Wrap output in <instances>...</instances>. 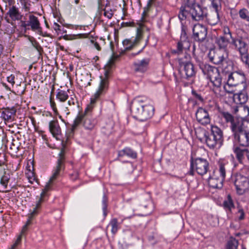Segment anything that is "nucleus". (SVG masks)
Segmentation results:
<instances>
[{
	"label": "nucleus",
	"instance_id": "16",
	"mask_svg": "<svg viewBox=\"0 0 249 249\" xmlns=\"http://www.w3.org/2000/svg\"><path fill=\"white\" fill-rule=\"evenodd\" d=\"M196 117L197 122L203 125L209 124L211 122V118L208 111L201 107L197 110Z\"/></svg>",
	"mask_w": 249,
	"mask_h": 249
},
{
	"label": "nucleus",
	"instance_id": "37",
	"mask_svg": "<svg viewBox=\"0 0 249 249\" xmlns=\"http://www.w3.org/2000/svg\"><path fill=\"white\" fill-rule=\"evenodd\" d=\"M10 178V175L9 174L4 172V174L0 178V183L3 185L5 188H6Z\"/></svg>",
	"mask_w": 249,
	"mask_h": 249
},
{
	"label": "nucleus",
	"instance_id": "27",
	"mask_svg": "<svg viewBox=\"0 0 249 249\" xmlns=\"http://www.w3.org/2000/svg\"><path fill=\"white\" fill-rule=\"evenodd\" d=\"M230 41L229 39L226 38V37L221 36L217 38L216 43L218 46L219 50L226 51L228 45Z\"/></svg>",
	"mask_w": 249,
	"mask_h": 249
},
{
	"label": "nucleus",
	"instance_id": "35",
	"mask_svg": "<svg viewBox=\"0 0 249 249\" xmlns=\"http://www.w3.org/2000/svg\"><path fill=\"white\" fill-rule=\"evenodd\" d=\"M190 46L186 47V43L183 42V41H181L180 40L178 43L177 45V49L176 50H172L171 53H180L182 52L184 49H186L187 48H189Z\"/></svg>",
	"mask_w": 249,
	"mask_h": 249
},
{
	"label": "nucleus",
	"instance_id": "24",
	"mask_svg": "<svg viewBox=\"0 0 249 249\" xmlns=\"http://www.w3.org/2000/svg\"><path fill=\"white\" fill-rule=\"evenodd\" d=\"M90 78L91 74H88L87 72L81 74L78 77V80L80 82V84L81 86L84 87L90 86L91 85L90 81L91 80Z\"/></svg>",
	"mask_w": 249,
	"mask_h": 249
},
{
	"label": "nucleus",
	"instance_id": "62",
	"mask_svg": "<svg viewBox=\"0 0 249 249\" xmlns=\"http://www.w3.org/2000/svg\"><path fill=\"white\" fill-rule=\"evenodd\" d=\"M30 26L29 22L28 23H26L25 22H22V26L26 28L27 26Z\"/></svg>",
	"mask_w": 249,
	"mask_h": 249
},
{
	"label": "nucleus",
	"instance_id": "44",
	"mask_svg": "<svg viewBox=\"0 0 249 249\" xmlns=\"http://www.w3.org/2000/svg\"><path fill=\"white\" fill-rule=\"evenodd\" d=\"M224 206L226 208L231 209L233 207V204L230 196H228V199L227 200L224 202Z\"/></svg>",
	"mask_w": 249,
	"mask_h": 249
},
{
	"label": "nucleus",
	"instance_id": "12",
	"mask_svg": "<svg viewBox=\"0 0 249 249\" xmlns=\"http://www.w3.org/2000/svg\"><path fill=\"white\" fill-rule=\"evenodd\" d=\"M192 18L196 21L203 20L207 17V9L199 4H193L190 7Z\"/></svg>",
	"mask_w": 249,
	"mask_h": 249
},
{
	"label": "nucleus",
	"instance_id": "11",
	"mask_svg": "<svg viewBox=\"0 0 249 249\" xmlns=\"http://www.w3.org/2000/svg\"><path fill=\"white\" fill-rule=\"evenodd\" d=\"M207 28L201 24H195L193 28L192 37L198 43L204 42L207 39Z\"/></svg>",
	"mask_w": 249,
	"mask_h": 249
},
{
	"label": "nucleus",
	"instance_id": "54",
	"mask_svg": "<svg viewBox=\"0 0 249 249\" xmlns=\"http://www.w3.org/2000/svg\"><path fill=\"white\" fill-rule=\"evenodd\" d=\"M27 230H28L27 227H26V226H24V225L23 226V227H22V230H21V231L20 232V234L18 235V236H20V237H21V239H22V236H23L25 234V233L27 231Z\"/></svg>",
	"mask_w": 249,
	"mask_h": 249
},
{
	"label": "nucleus",
	"instance_id": "10",
	"mask_svg": "<svg viewBox=\"0 0 249 249\" xmlns=\"http://www.w3.org/2000/svg\"><path fill=\"white\" fill-rule=\"evenodd\" d=\"M223 72L228 74L227 85L230 87L236 86L241 84L243 88L246 89L247 85L246 83V77L243 73L234 71L232 72H227L226 68L223 69Z\"/></svg>",
	"mask_w": 249,
	"mask_h": 249
},
{
	"label": "nucleus",
	"instance_id": "8",
	"mask_svg": "<svg viewBox=\"0 0 249 249\" xmlns=\"http://www.w3.org/2000/svg\"><path fill=\"white\" fill-rule=\"evenodd\" d=\"M203 73L207 75L213 86L219 88L221 85L222 79L220 76L218 70L209 64H205L200 66Z\"/></svg>",
	"mask_w": 249,
	"mask_h": 249
},
{
	"label": "nucleus",
	"instance_id": "36",
	"mask_svg": "<svg viewBox=\"0 0 249 249\" xmlns=\"http://www.w3.org/2000/svg\"><path fill=\"white\" fill-rule=\"evenodd\" d=\"M29 41L31 43L32 46L37 51L39 55H41L43 52V48L40 45L39 43L33 37H29Z\"/></svg>",
	"mask_w": 249,
	"mask_h": 249
},
{
	"label": "nucleus",
	"instance_id": "63",
	"mask_svg": "<svg viewBox=\"0 0 249 249\" xmlns=\"http://www.w3.org/2000/svg\"><path fill=\"white\" fill-rule=\"evenodd\" d=\"M30 224H31V221H30V220H28L24 226L28 227Z\"/></svg>",
	"mask_w": 249,
	"mask_h": 249
},
{
	"label": "nucleus",
	"instance_id": "20",
	"mask_svg": "<svg viewBox=\"0 0 249 249\" xmlns=\"http://www.w3.org/2000/svg\"><path fill=\"white\" fill-rule=\"evenodd\" d=\"M149 63L148 58L144 59L140 62L133 64L134 70L136 72H144L147 69Z\"/></svg>",
	"mask_w": 249,
	"mask_h": 249
},
{
	"label": "nucleus",
	"instance_id": "13",
	"mask_svg": "<svg viewBox=\"0 0 249 249\" xmlns=\"http://www.w3.org/2000/svg\"><path fill=\"white\" fill-rule=\"evenodd\" d=\"M210 61L216 65L223 64L226 60L227 53L222 50H211L208 54Z\"/></svg>",
	"mask_w": 249,
	"mask_h": 249
},
{
	"label": "nucleus",
	"instance_id": "57",
	"mask_svg": "<svg viewBox=\"0 0 249 249\" xmlns=\"http://www.w3.org/2000/svg\"><path fill=\"white\" fill-rule=\"evenodd\" d=\"M14 79L15 76L13 75H11L10 76L7 77V81L12 85L15 83Z\"/></svg>",
	"mask_w": 249,
	"mask_h": 249
},
{
	"label": "nucleus",
	"instance_id": "48",
	"mask_svg": "<svg viewBox=\"0 0 249 249\" xmlns=\"http://www.w3.org/2000/svg\"><path fill=\"white\" fill-rule=\"evenodd\" d=\"M223 33L225 35H229L230 38L231 39V40L234 38L232 36L231 33L228 26H224L223 28Z\"/></svg>",
	"mask_w": 249,
	"mask_h": 249
},
{
	"label": "nucleus",
	"instance_id": "33",
	"mask_svg": "<svg viewBox=\"0 0 249 249\" xmlns=\"http://www.w3.org/2000/svg\"><path fill=\"white\" fill-rule=\"evenodd\" d=\"M69 107H66L68 110H73L79 107V103L75 98H71L68 101Z\"/></svg>",
	"mask_w": 249,
	"mask_h": 249
},
{
	"label": "nucleus",
	"instance_id": "53",
	"mask_svg": "<svg viewBox=\"0 0 249 249\" xmlns=\"http://www.w3.org/2000/svg\"><path fill=\"white\" fill-rule=\"evenodd\" d=\"M192 94L196 99L200 101H203V98L201 96L200 94L197 93L196 91L193 90Z\"/></svg>",
	"mask_w": 249,
	"mask_h": 249
},
{
	"label": "nucleus",
	"instance_id": "43",
	"mask_svg": "<svg viewBox=\"0 0 249 249\" xmlns=\"http://www.w3.org/2000/svg\"><path fill=\"white\" fill-rule=\"evenodd\" d=\"M219 171L221 175L220 178H223V180H224L226 176V169L224 164L222 163H220Z\"/></svg>",
	"mask_w": 249,
	"mask_h": 249
},
{
	"label": "nucleus",
	"instance_id": "64",
	"mask_svg": "<svg viewBox=\"0 0 249 249\" xmlns=\"http://www.w3.org/2000/svg\"><path fill=\"white\" fill-rule=\"evenodd\" d=\"M72 176H74V178H73V179L75 180L78 177V174L77 173H75L74 175H72Z\"/></svg>",
	"mask_w": 249,
	"mask_h": 249
},
{
	"label": "nucleus",
	"instance_id": "61",
	"mask_svg": "<svg viewBox=\"0 0 249 249\" xmlns=\"http://www.w3.org/2000/svg\"><path fill=\"white\" fill-rule=\"evenodd\" d=\"M246 156L248 160L249 161V147L247 148V150L246 152Z\"/></svg>",
	"mask_w": 249,
	"mask_h": 249
},
{
	"label": "nucleus",
	"instance_id": "60",
	"mask_svg": "<svg viewBox=\"0 0 249 249\" xmlns=\"http://www.w3.org/2000/svg\"><path fill=\"white\" fill-rule=\"evenodd\" d=\"M239 212L241 213V215L240 216L239 219V220H242L244 218V214L243 210H240Z\"/></svg>",
	"mask_w": 249,
	"mask_h": 249
},
{
	"label": "nucleus",
	"instance_id": "51",
	"mask_svg": "<svg viewBox=\"0 0 249 249\" xmlns=\"http://www.w3.org/2000/svg\"><path fill=\"white\" fill-rule=\"evenodd\" d=\"M241 111H243L244 112V117H246L249 115V107L247 106H243L242 108H241Z\"/></svg>",
	"mask_w": 249,
	"mask_h": 249
},
{
	"label": "nucleus",
	"instance_id": "5",
	"mask_svg": "<svg viewBox=\"0 0 249 249\" xmlns=\"http://www.w3.org/2000/svg\"><path fill=\"white\" fill-rule=\"evenodd\" d=\"M191 56L189 54L185 55L184 60L183 58H180L179 62V73L180 77L183 79H188L189 78L194 77L196 73L194 64L190 62Z\"/></svg>",
	"mask_w": 249,
	"mask_h": 249
},
{
	"label": "nucleus",
	"instance_id": "45",
	"mask_svg": "<svg viewBox=\"0 0 249 249\" xmlns=\"http://www.w3.org/2000/svg\"><path fill=\"white\" fill-rule=\"evenodd\" d=\"M103 212H104V215L105 217L107 215V197L105 195L103 196Z\"/></svg>",
	"mask_w": 249,
	"mask_h": 249
},
{
	"label": "nucleus",
	"instance_id": "25",
	"mask_svg": "<svg viewBox=\"0 0 249 249\" xmlns=\"http://www.w3.org/2000/svg\"><path fill=\"white\" fill-rule=\"evenodd\" d=\"M33 30H37L41 32V28L40 26L39 22L37 18L34 15L29 16V20L28 21Z\"/></svg>",
	"mask_w": 249,
	"mask_h": 249
},
{
	"label": "nucleus",
	"instance_id": "56",
	"mask_svg": "<svg viewBox=\"0 0 249 249\" xmlns=\"http://www.w3.org/2000/svg\"><path fill=\"white\" fill-rule=\"evenodd\" d=\"M50 104H51V106L54 112H56L57 108H56V104L51 98H50Z\"/></svg>",
	"mask_w": 249,
	"mask_h": 249
},
{
	"label": "nucleus",
	"instance_id": "32",
	"mask_svg": "<svg viewBox=\"0 0 249 249\" xmlns=\"http://www.w3.org/2000/svg\"><path fill=\"white\" fill-rule=\"evenodd\" d=\"M238 246V241L233 237H231L227 241L226 249H237Z\"/></svg>",
	"mask_w": 249,
	"mask_h": 249
},
{
	"label": "nucleus",
	"instance_id": "31",
	"mask_svg": "<svg viewBox=\"0 0 249 249\" xmlns=\"http://www.w3.org/2000/svg\"><path fill=\"white\" fill-rule=\"evenodd\" d=\"M124 155H126L132 158H136L137 157L136 153L134 152L131 149L128 148H125L124 150L119 151L118 153L119 157H122Z\"/></svg>",
	"mask_w": 249,
	"mask_h": 249
},
{
	"label": "nucleus",
	"instance_id": "30",
	"mask_svg": "<svg viewBox=\"0 0 249 249\" xmlns=\"http://www.w3.org/2000/svg\"><path fill=\"white\" fill-rule=\"evenodd\" d=\"M246 148L241 149L238 147H236L234 148V152L236 154V157L240 163H241L244 159V156H246Z\"/></svg>",
	"mask_w": 249,
	"mask_h": 249
},
{
	"label": "nucleus",
	"instance_id": "58",
	"mask_svg": "<svg viewBox=\"0 0 249 249\" xmlns=\"http://www.w3.org/2000/svg\"><path fill=\"white\" fill-rule=\"evenodd\" d=\"M91 42L94 44L95 47L96 48L97 50H101V47L97 42H95L93 40H91Z\"/></svg>",
	"mask_w": 249,
	"mask_h": 249
},
{
	"label": "nucleus",
	"instance_id": "49",
	"mask_svg": "<svg viewBox=\"0 0 249 249\" xmlns=\"http://www.w3.org/2000/svg\"><path fill=\"white\" fill-rule=\"evenodd\" d=\"M21 241V238L20 237V236H18L16 242L12 246L11 248L10 249H17L18 246L20 244Z\"/></svg>",
	"mask_w": 249,
	"mask_h": 249
},
{
	"label": "nucleus",
	"instance_id": "41",
	"mask_svg": "<svg viewBox=\"0 0 249 249\" xmlns=\"http://www.w3.org/2000/svg\"><path fill=\"white\" fill-rule=\"evenodd\" d=\"M144 208H141L140 212L142 213L141 215L142 216H146L151 212V210L149 209L148 205H145L143 206Z\"/></svg>",
	"mask_w": 249,
	"mask_h": 249
},
{
	"label": "nucleus",
	"instance_id": "4",
	"mask_svg": "<svg viewBox=\"0 0 249 249\" xmlns=\"http://www.w3.org/2000/svg\"><path fill=\"white\" fill-rule=\"evenodd\" d=\"M249 123L237 122L236 124L232 126V132L235 140L241 146H249Z\"/></svg>",
	"mask_w": 249,
	"mask_h": 249
},
{
	"label": "nucleus",
	"instance_id": "52",
	"mask_svg": "<svg viewBox=\"0 0 249 249\" xmlns=\"http://www.w3.org/2000/svg\"><path fill=\"white\" fill-rule=\"evenodd\" d=\"M38 213V211H36V210H33L30 214H28V219L31 221L34 216L37 215Z\"/></svg>",
	"mask_w": 249,
	"mask_h": 249
},
{
	"label": "nucleus",
	"instance_id": "2",
	"mask_svg": "<svg viewBox=\"0 0 249 249\" xmlns=\"http://www.w3.org/2000/svg\"><path fill=\"white\" fill-rule=\"evenodd\" d=\"M131 112L134 118L141 121L150 118L154 113V107L151 105H145L139 99H135L132 103Z\"/></svg>",
	"mask_w": 249,
	"mask_h": 249
},
{
	"label": "nucleus",
	"instance_id": "28",
	"mask_svg": "<svg viewBox=\"0 0 249 249\" xmlns=\"http://www.w3.org/2000/svg\"><path fill=\"white\" fill-rule=\"evenodd\" d=\"M195 133L197 138L202 142H204L208 133L205 129L202 127H198L195 130Z\"/></svg>",
	"mask_w": 249,
	"mask_h": 249
},
{
	"label": "nucleus",
	"instance_id": "21",
	"mask_svg": "<svg viewBox=\"0 0 249 249\" xmlns=\"http://www.w3.org/2000/svg\"><path fill=\"white\" fill-rule=\"evenodd\" d=\"M223 178L210 177L208 178L209 185L213 188L220 189L223 187Z\"/></svg>",
	"mask_w": 249,
	"mask_h": 249
},
{
	"label": "nucleus",
	"instance_id": "14",
	"mask_svg": "<svg viewBox=\"0 0 249 249\" xmlns=\"http://www.w3.org/2000/svg\"><path fill=\"white\" fill-rule=\"evenodd\" d=\"M234 185L237 193L239 195H243L249 189V179L245 176L240 175L236 178Z\"/></svg>",
	"mask_w": 249,
	"mask_h": 249
},
{
	"label": "nucleus",
	"instance_id": "50",
	"mask_svg": "<svg viewBox=\"0 0 249 249\" xmlns=\"http://www.w3.org/2000/svg\"><path fill=\"white\" fill-rule=\"evenodd\" d=\"M31 0H24V8L27 11L30 12V6L31 5Z\"/></svg>",
	"mask_w": 249,
	"mask_h": 249
},
{
	"label": "nucleus",
	"instance_id": "39",
	"mask_svg": "<svg viewBox=\"0 0 249 249\" xmlns=\"http://www.w3.org/2000/svg\"><path fill=\"white\" fill-rule=\"evenodd\" d=\"M56 98L60 102H64L68 98L67 92L64 90H60L56 94Z\"/></svg>",
	"mask_w": 249,
	"mask_h": 249
},
{
	"label": "nucleus",
	"instance_id": "29",
	"mask_svg": "<svg viewBox=\"0 0 249 249\" xmlns=\"http://www.w3.org/2000/svg\"><path fill=\"white\" fill-rule=\"evenodd\" d=\"M208 23L211 25H216L219 21V15L218 12L208 15L205 17Z\"/></svg>",
	"mask_w": 249,
	"mask_h": 249
},
{
	"label": "nucleus",
	"instance_id": "47",
	"mask_svg": "<svg viewBox=\"0 0 249 249\" xmlns=\"http://www.w3.org/2000/svg\"><path fill=\"white\" fill-rule=\"evenodd\" d=\"M241 58L242 61L244 62L247 65H248V67L249 68V54L248 53L241 55Z\"/></svg>",
	"mask_w": 249,
	"mask_h": 249
},
{
	"label": "nucleus",
	"instance_id": "40",
	"mask_svg": "<svg viewBox=\"0 0 249 249\" xmlns=\"http://www.w3.org/2000/svg\"><path fill=\"white\" fill-rule=\"evenodd\" d=\"M188 15V12L186 10L185 7L181 6L180 8V11L178 14V18L180 20H182L185 19Z\"/></svg>",
	"mask_w": 249,
	"mask_h": 249
},
{
	"label": "nucleus",
	"instance_id": "22",
	"mask_svg": "<svg viewBox=\"0 0 249 249\" xmlns=\"http://www.w3.org/2000/svg\"><path fill=\"white\" fill-rule=\"evenodd\" d=\"M17 110L14 107H7L3 109L1 113V117L5 120H9L15 115Z\"/></svg>",
	"mask_w": 249,
	"mask_h": 249
},
{
	"label": "nucleus",
	"instance_id": "23",
	"mask_svg": "<svg viewBox=\"0 0 249 249\" xmlns=\"http://www.w3.org/2000/svg\"><path fill=\"white\" fill-rule=\"evenodd\" d=\"M7 14L13 20H18L21 19L22 18V15L19 12L18 9L15 6L9 8Z\"/></svg>",
	"mask_w": 249,
	"mask_h": 249
},
{
	"label": "nucleus",
	"instance_id": "55",
	"mask_svg": "<svg viewBox=\"0 0 249 249\" xmlns=\"http://www.w3.org/2000/svg\"><path fill=\"white\" fill-rule=\"evenodd\" d=\"M104 15L109 19H110L113 16V13L111 12V11H107L106 10L104 11Z\"/></svg>",
	"mask_w": 249,
	"mask_h": 249
},
{
	"label": "nucleus",
	"instance_id": "38",
	"mask_svg": "<svg viewBox=\"0 0 249 249\" xmlns=\"http://www.w3.org/2000/svg\"><path fill=\"white\" fill-rule=\"evenodd\" d=\"M239 15L240 18L243 20L249 22V12L245 9L243 8L239 11Z\"/></svg>",
	"mask_w": 249,
	"mask_h": 249
},
{
	"label": "nucleus",
	"instance_id": "9",
	"mask_svg": "<svg viewBox=\"0 0 249 249\" xmlns=\"http://www.w3.org/2000/svg\"><path fill=\"white\" fill-rule=\"evenodd\" d=\"M209 163L204 159L201 158H196L191 160V170L189 172L190 175H194V169H195L196 172L200 175L203 176L206 174L209 169Z\"/></svg>",
	"mask_w": 249,
	"mask_h": 249
},
{
	"label": "nucleus",
	"instance_id": "46",
	"mask_svg": "<svg viewBox=\"0 0 249 249\" xmlns=\"http://www.w3.org/2000/svg\"><path fill=\"white\" fill-rule=\"evenodd\" d=\"M212 4L215 9V12H218V8L221 6L220 0H213Z\"/></svg>",
	"mask_w": 249,
	"mask_h": 249
},
{
	"label": "nucleus",
	"instance_id": "19",
	"mask_svg": "<svg viewBox=\"0 0 249 249\" xmlns=\"http://www.w3.org/2000/svg\"><path fill=\"white\" fill-rule=\"evenodd\" d=\"M245 89L243 88V89L239 92L233 94V99L234 102L240 104H243L247 102L248 96Z\"/></svg>",
	"mask_w": 249,
	"mask_h": 249
},
{
	"label": "nucleus",
	"instance_id": "34",
	"mask_svg": "<svg viewBox=\"0 0 249 249\" xmlns=\"http://www.w3.org/2000/svg\"><path fill=\"white\" fill-rule=\"evenodd\" d=\"M187 27L185 26L182 25L181 33V35H180V40H181V41H183V42H184L185 43H186V47H189V46H190V43L187 41L188 36H187Z\"/></svg>",
	"mask_w": 249,
	"mask_h": 249
},
{
	"label": "nucleus",
	"instance_id": "3",
	"mask_svg": "<svg viewBox=\"0 0 249 249\" xmlns=\"http://www.w3.org/2000/svg\"><path fill=\"white\" fill-rule=\"evenodd\" d=\"M64 161H65V146L62 148L60 153L59 154V159L57 160V166L52 176L50 178L49 181L47 183L44 189L42 190V192L40 194V196L38 200L37 201L36 207L33 210L37 211L41 207L42 203L44 201V197L46 193L50 190L51 184L53 181L56 179L62 170L64 169Z\"/></svg>",
	"mask_w": 249,
	"mask_h": 249
},
{
	"label": "nucleus",
	"instance_id": "1",
	"mask_svg": "<svg viewBox=\"0 0 249 249\" xmlns=\"http://www.w3.org/2000/svg\"><path fill=\"white\" fill-rule=\"evenodd\" d=\"M110 46L113 52V54L105 66L104 77L102 76H100L101 81L100 85L98 90L94 95V98L91 99V104H94L96 100L98 99L100 96L105 94L107 91L108 88V77L110 70L112 67L114 65L115 61L119 57V55H115L113 52L114 46L112 41L110 42Z\"/></svg>",
	"mask_w": 249,
	"mask_h": 249
},
{
	"label": "nucleus",
	"instance_id": "17",
	"mask_svg": "<svg viewBox=\"0 0 249 249\" xmlns=\"http://www.w3.org/2000/svg\"><path fill=\"white\" fill-rule=\"evenodd\" d=\"M142 37V31L138 28L137 30V35L134 41H131L129 39H126L123 42V44L125 47V51H129L131 50L134 46L137 45L140 42Z\"/></svg>",
	"mask_w": 249,
	"mask_h": 249
},
{
	"label": "nucleus",
	"instance_id": "26",
	"mask_svg": "<svg viewBox=\"0 0 249 249\" xmlns=\"http://www.w3.org/2000/svg\"><path fill=\"white\" fill-rule=\"evenodd\" d=\"M49 129L51 133L55 137L61 133L60 128L57 123L52 121L49 123Z\"/></svg>",
	"mask_w": 249,
	"mask_h": 249
},
{
	"label": "nucleus",
	"instance_id": "15",
	"mask_svg": "<svg viewBox=\"0 0 249 249\" xmlns=\"http://www.w3.org/2000/svg\"><path fill=\"white\" fill-rule=\"evenodd\" d=\"M231 43L239 51L240 56L248 53V45L246 41L245 38L238 36L236 38H233Z\"/></svg>",
	"mask_w": 249,
	"mask_h": 249
},
{
	"label": "nucleus",
	"instance_id": "18",
	"mask_svg": "<svg viewBox=\"0 0 249 249\" xmlns=\"http://www.w3.org/2000/svg\"><path fill=\"white\" fill-rule=\"evenodd\" d=\"M220 114L221 116V117L225 119V121L227 123H230L231 125V128L232 130V126L234 125V124H236V123L241 122L244 123L245 121L242 119L243 117H241L240 118H234L233 116L229 113L228 112H225V111H222L220 112Z\"/></svg>",
	"mask_w": 249,
	"mask_h": 249
},
{
	"label": "nucleus",
	"instance_id": "6",
	"mask_svg": "<svg viewBox=\"0 0 249 249\" xmlns=\"http://www.w3.org/2000/svg\"><path fill=\"white\" fill-rule=\"evenodd\" d=\"M92 108V105H89L85 110L84 114L81 115L80 113L79 114L74 121L73 124L72 125V131H74L77 126L82 123L86 129H91L94 127L96 121L92 119L87 114L88 112L91 110Z\"/></svg>",
	"mask_w": 249,
	"mask_h": 249
},
{
	"label": "nucleus",
	"instance_id": "42",
	"mask_svg": "<svg viewBox=\"0 0 249 249\" xmlns=\"http://www.w3.org/2000/svg\"><path fill=\"white\" fill-rule=\"evenodd\" d=\"M110 225L112 227L111 231L113 234L116 233V232L117 231L118 228H117V220L115 218H114L111 220Z\"/></svg>",
	"mask_w": 249,
	"mask_h": 249
},
{
	"label": "nucleus",
	"instance_id": "7",
	"mask_svg": "<svg viewBox=\"0 0 249 249\" xmlns=\"http://www.w3.org/2000/svg\"><path fill=\"white\" fill-rule=\"evenodd\" d=\"M223 132L222 130L216 126H212L211 132L207 135L204 142L207 146L211 148H213L217 145L220 146L222 142Z\"/></svg>",
	"mask_w": 249,
	"mask_h": 249
},
{
	"label": "nucleus",
	"instance_id": "59",
	"mask_svg": "<svg viewBox=\"0 0 249 249\" xmlns=\"http://www.w3.org/2000/svg\"><path fill=\"white\" fill-rule=\"evenodd\" d=\"M53 29L56 31L61 30V29H60V26L56 23H54Z\"/></svg>",
	"mask_w": 249,
	"mask_h": 249
}]
</instances>
